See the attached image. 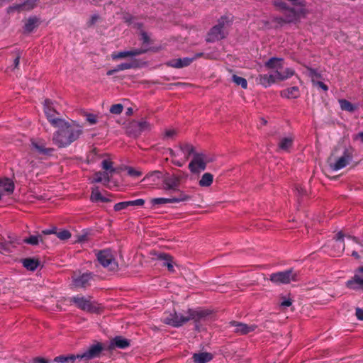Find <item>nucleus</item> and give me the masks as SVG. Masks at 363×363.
Instances as JSON below:
<instances>
[{
    "label": "nucleus",
    "instance_id": "f257e3e1",
    "mask_svg": "<svg viewBox=\"0 0 363 363\" xmlns=\"http://www.w3.org/2000/svg\"><path fill=\"white\" fill-rule=\"evenodd\" d=\"M55 127L58 129L53 133L52 142L59 148L68 147L83 133V127L73 121L63 119Z\"/></svg>",
    "mask_w": 363,
    "mask_h": 363
},
{
    "label": "nucleus",
    "instance_id": "f03ea898",
    "mask_svg": "<svg viewBox=\"0 0 363 363\" xmlns=\"http://www.w3.org/2000/svg\"><path fill=\"white\" fill-rule=\"evenodd\" d=\"M71 304H74L77 308L91 313H100L102 308L96 301L93 300L91 296H83L79 294L69 298Z\"/></svg>",
    "mask_w": 363,
    "mask_h": 363
},
{
    "label": "nucleus",
    "instance_id": "7ed1b4c3",
    "mask_svg": "<svg viewBox=\"0 0 363 363\" xmlns=\"http://www.w3.org/2000/svg\"><path fill=\"white\" fill-rule=\"evenodd\" d=\"M96 256L99 263L108 271L116 272L118 269V264L112 251L109 249L98 250Z\"/></svg>",
    "mask_w": 363,
    "mask_h": 363
},
{
    "label": "nucleus",
    "instance_id": "20e7f679",
    "mask_svg": "<svg viewBox=\"0 0 363 363\" xmlns=\"http://www.w3.org/2000/svg\"><path fill=\"white\" fill-rule=\"evenodd\" d=\"M96 276L90 272H74L72 276V286L75 289H86L91 285Z\"/></svg>",
    "mask_w": 363,
    "mask_h": 363
},
{
    "label": "nucleus",
    "instance_id": "39448f33",
    "mask_svg": "<svg viewBox=\"0 0 363 363\" xmlns=\"http://www.w3.org/2000/svg\"><path fill=\"white\" fill-rule=\"evenodd\" d=\"M298 273L293 269H289L285 271L272 273L270 275V281L276 284H287L291 281H298Z\"/></svg>",
    "mask_w": 363,
    "mask_h": 363
},
{
    "label": "nucleus",
    "instance_id": "423d86ee",
    "mask_svg": "<svg viewBox=\"0 0 363 363\" xmlns=\"http://www.w3.org/2000/svg\"><path fill=\"white\" fill-rule=\"evenodd\" d=\"M208 157L201 152L194 154L191 161L189 164V169L193 174H199L204 171L206 164L209 162Z\"/></svg>",
    "mask_w": 363,
    "mask_h": 363
},
{
    "label": "nucleus",
    "instance_id": "0eeeda50",
    "mask_svg": "<svg viewBox=\"0 0 363 363\" xmlns=\"http://www.w3.org/2000/svg\"><path fill=\"white\" fill-rule=\"evenodd\" d=\"M347 238L349 240H350L352 243L357 244L360 248L363 247L362 243H360L358 239L356 237L352 236L348 234H344L342 231L339 232L334 240V244L333 247L335 248V251L337 253H342L345 250V243L343 241L344 238Z\"/></svg>",
    "mask_w": 363,
    "mask_h": 363
},
{
    "label": "nucleus",
    "instance_id": "6e6552de",
    "mask_svg": "<svg viewBox=\"0 0 363 363\" xmlns=\"http://www.w3.org/2000/svg\"><path fill=\"white\" fill-rule=\"evenodd\" d=\"M187 321H189V318H186V316L176 312L166 313L162 317V322L164 324L175 328H179L183 325Z\"/></svg>",
    "mask_w": 363,
    "mask_h": 363
},
{
    "label": "nucleus",
    "instance_id": "1a4fd4ad",
    "mask_svg": "<svg viewBox=\"0 0 363 363\" xmlns=\"http://www.w3.org/2000/svg\"><path fill=\"white\" fill-rule=\"evenodd\" d=\"M178 147H179V150L184 155V160H178L173 159L172 160V164L177 167H182L186 162L189 159L190 156L192 155L194 157V154H196L197 152H195L194 147L190 144V143H180Z\"/></svg>",
    "mask_w": 363,
    "mask_h": 363
},
{
    "label": "nucleus",
    "instance_id": "9d476101",
    "mask_svg": "<svg viewBox=\"0 0 363 363\" xmlns=\"http://www.w3.org/2000/svg\"><path fill=\"white\" fill-rule=\"evenodd\" d=\"M346 286L352 290H363V266L355 271L354 277L346 282Z\"/></svg>",
    "mask_w": 363,
    "mask_h": 363
},
{
    "label": "nucleus",
    "instance_id": "9b49d317",
    "mask_svg": "<svg viewBox=\"0 0 363 363\" xmlns=\"http://www.w3.org/2000/svg\"><path fill=\"white\" fill-rule=\"evenodd\" d=\"M104 349L102 343L96 342L90 345L84 352L80 354V359L89 360L99 357Z\"/></svg>",
    "mask_w": 363,
    "mask_h": 363
},
{
    "label": "nucleus",
    "instance_id": "f8f14e48",
    "mask_svg": "<svg viewBox=\"0 0 363 363\" xmlns=\"http://www.w3.org/2000/svg\"><path fill=\"white\" fill-rule=\"evenodd\" d=\"M44 112L48 121L53 126H55L62 120V118L56 116L57 115H60V113L55 109L53 103L50 99L45 100Z\"/></svg>",
    "mask_w": 363,
    "mask_h": 363
},
{
    "label": "nucleus",
    "instance_id": "ddd939ff",
    "mask_svg": "<svg viewBox=\"0 0 363 363\" xmlns=\"http://www.w3.org/2000/svg\"><path fill=\"white\" fill-rule=\"evenodd\" d=\"M149 50L148 48H134L128 51L114 52L111 54L113 60H118L128 57H135L146 53Z\"/></svg>",
    "mask_w": 363,
    "mask_h": 363
},
{
    "label": "nucleus",
    "instance_id": "4468645a",
    "mask_svg": "<svg viewBox=\"0 0 363 363\" xmlns=\"http://www.w3.org/2000/svg\"><path fill=\"white\" fill-rule=\"evenodd\" d=\"M229 325L230 326L235 328L234 333L239 335H247L251 332H253L257 328V325H247L234 320L230 321Z\"/></svg>",
    "mask_w": 363,
    "mask_h": 363
},
{
    "label": "nucleus",
    "instance_id": "2eb2a0df",
    "mask_svg": "<svg viewBox=\"0 0 363 363\" xmlns=\"http://www.w3.org/2000/svg\"><path fill=\"white\" fill-rule=\"evenodd\" d=\"M130 345V341L122 336H116L111 340L108 349L113 350L116 348L126 349Z\"/></svg>",
    "mask_w": 363,
    "mask_h": 363
},
{
    "label": "nucleus",
    "instance_id": "dca6fc26",
    "mask_svg": "<svg viewBox=\"0 0 363 363\" xmlns=\"http://www.w3.org/2000/svg\"><path fill=\"white\" fill-rule=\"evenodd\" d=\"M188 316H186V318H189V320H193L196 323V327H198V323L204 320L210 313L206 310H192L189 309L188 311Z\"/></svg>",
    "mask_w": 363,
    "mask_h": 363
},
{
    "label": "nucleus",
    "instance_id": "f3484780",
    "mask_svg": "<svg viewBox=\"0 0 363 363\" xmlns=\"http://www.w3.org/2000/svg\"><path fill=\"white\" fill-rule=\"evenodd\" d=\"M182 177L180 176L172 175V177H167L164 179V189L165 190L177 191Z\"/></svg>",
    "mask_w": 363,
    "mask_h": 363
},
{
    "label": "nucleus",
    "instance_id": "a211bd4d",
    "mask_svg": "<svg viewBox=\"0 0 363 363\" xmlns=\"http://www.w3.org/2000/svg\"><path fill=\"white\" fill-rule=\"evenodd\" d=\"M193 61L194 58L190 57L177 58L169 60L166 65L168 67L179 69L189 66Z\"/></svg>",
    "mask_w": 363,
    "mask_h": 363
},
{
    "label": "nucleus",
    "instance_id": "6ab92c4d",
    "mask_svg": "<svg viewBox=\"0 0 363 363\" xmlns=\"http://www.w3.org/2000/svg\"><path fill=\"white\" fill-rule=\"evenodd\" d=\"M277 80L275 72L271 74H259L256 78V82L265 88L270 86L275 83Z\"/></svg>",
    "mask_w": 363,
    "mask_h": 363
},
{
    "label": "nucleus",
    "instance_id": "aec40b11",
    "mask_svg": "<svg viewBox=\"0 0 363 363\" xmlns=\"http://www.w3.org/2000/svg\"><path fill=\"white\" fill-rule=\"evenodd\" d=\"M225 37V33L223 29H222L220 26L217 24L214 26L208 33V41L213 42L216 40H219L223 39Z\"/></svg>",
    "mask_w": 363,
    "mask_h": 363
},
{
    "label": "nucleus",
    "instance_id": "412c9836",
    "mask_svg": "<svg viewBox=\"0 0 363 363\" xmlns=\"http://www.w3.org/2000/svg\"><path fill=\"white\" fill-rule=\"evenodd\" d=\"M32 148L35 150L39 154L43 155L50 156L52 155L55 151L54 148L52 147H46L45 143L42 141H31Z\"/></svg>",
    "mask_w": 363,
    "mask_h": 363
},
{
    "label": "nucleus",
    "instance_id": "4be33fe9",
    "mask_svg": "<svg viewBox=\"0 0 363 363\" xmlns=\"http://www.w3.org/2000/svg\"><path fill=\"white\" fill-rule=\"evenodd\" d=\"M14 188V183L11 179L6 177L0 179V192L2 195L4 194L7 195L12 194Z\"/></svg>",
    "mask_w": 363,
    "mask_h": 363
},
{
    "label": "nucleus",
    "instance_id": "5701e85b",
    "mask_svg": "<svg viewBox=\"0 0 363 363\" xmlns=\"http://www.w3.org/2000/svg\"><path fill=\"white\" fill-rule=\"evenodd\" d=\"M351 160L352 156L349 154L348 151L345 150L343 155L339 157L336 162L331 167L333 170H340L346 167Z\"/></svg>",
    "mask_w": 363,
    "mask_h": 363
},
{
    "label": "nucleus",
    "instance_id": "b1692460",
    "mask_svg": "<svg viewBox=\"0 0 363 363\" xmlns=\"http://www.w3.org/2000/svg\"><path fill=\"white\" fill-rule=\"evenodd\" d=\"M294 141V138L292 135L282 137L279 139L278 147L280 150L288 152L293 147Z\"/></svg>",
    "mask_w": 363,
    "mask_h": 363
},
{
    "label": "nucleus",
    "instance_id": "393cba45",
    "mask_svg": "<svg viewBox=\"0 0 363 363\" xmlns=\"http://www.w3.org/2000/svg\"><path fill=\"white\" fill-rule=\"evenodd\" d=\"M157 260L160 261L162 267H166L169 272L174 271L172 257L166 253H160L157 255Z\"/></svg>",
    "mask_w": 363,
    "mask_h": 363
},
{
    "label": "nucleus",
    "instance_id": "a878e982",
    "mask_svg": "<svg viewBox=\"0 0 363 363\" xmlns=\"http://www.w3.org/2000/svg\"><path fill=\"white\" fill-rule=\"evenodd\" d=\"M284 60L279 57H271L267 60L264 65L268 69H275L274 72L279 71L283 69Z\"/></svg>",
    "mask_w": 363,
    "mask_h": 363
},
{
    "label": "nucleus",
    "instance_id": "bb28decb",
    "mask_svg": "<svg viewBox=\"0 0 363 363\" xmlns=\"http://www.w3.org/2000/svg\"><path fill=\"white\" fill-rule=\"evenodd\" d=\"M212 359V354L206 352L195 353L192 356V359L195 363H207Z\"/></svg>",
    "mask_w": 363,
    "mask_h": 363
},
{
    "label": "nucleus",
    "instance_id": "cd10ccee",
    "mask_svg": "<svg viewBox=\"0 0 363 363\" xmlns=\"http://www.w3.org/2000/svg\"><path fill=\"white\" fill-rule=\"evenodd\" d=\"M101 167L104 172L108 173V174L111 177H113L115 174L118 172V169L113 167V162L108 159L104 160L101 162Z\"/></svg>",
    "mask_w": 363,
    "mask_h": 363
},
{
    "label": "nucleus",
    "instance_id": "c85d7f7f",
    "mask_svg": "<svg viewBox=\"0 0 363 363\" xmlns=\"http://www.w3.org/2000/svg\"><path fill=\"white\" fill-rule=\"evenodd\" d=\"M90 199L92 202H104L107 203L111 201V199L104 196L99 191V187L92 189Z\"/></svg>",
    "mask_w": 363,
    "mask_h": 363
},
{
    "label": "nucleus",
    "instance_id": "c756f323",
    "mask_svg": "<svg viewBox=\"0 0 363 363\" xmlns=\"http://www.w3.org/2000/svg\"><path fill=\"white\" fill-rule=\"evenodd\" d=\"M111 177L106 172H96L94 174V177L93 179V182L99 183L102 182L104 185H106L109 183L111 179Z\"/></svg>",
    "mask_w": 363,
    "mask_h": 363
},
{
    "label": "nucleus",
    "instance_id": "7c9ffc66",
    "mask_svg": "<svg viewBox=\"0 0 363 363\" xmlns=\"http://www.w3.org/2000/svg\"><path fill=\"white\" fill-rule=\"evenodd\" d=\"M277 79L284 81L292 77L295 74V71L291 68L281 69L279 71L275 72Z\"/></svg>",
    "mask_w": 363,
    "mask_h": 363
},
{
    "label": "nucleus",
    "instance_id": "2f4dec72",
    "mask_svg": "<svg viewBox=\"0 0 363 363\" xmlns=\"http://www.w3.org/2000/svg\"><path fill=\"white\" fill-rule=\"evenodd\" d=\"M80 354H77V355L74 354H69L67 356L65 355H60L54 359V362L57 363H73L77 359H80Z\"/></svg>",
    "mask_w": 363,
    "mask_h": 363
},
{
    "label": "nucleus",
    "instance_id": "473e14b6",
    "mask_svg": "<svg viewBox=\"0 0 363 363\" xmlns=\"http://www.w3.org/2000/svg\"><path fill=\"white\" fill-rule=\"evenodd\" d=\"M22 264L26 269L35 271L40 264V262L38 259L25 258L22 260Z\"/></svg>",
    "mask_w": 363,
    "mask_h": 363
},
{
    "label": "nucleus",
    "instance_id": "72a5a7b5",
    "mask_svg": "<svg viewBox=\"0 0 363 363\" xmlns=\"http://www.w3.org/2000/svg\"><path fill=\"white\" fill-rule=\"evenodd\" d=\"M281 94L288 99H296L299 96L300 91L298 87L292 86L284 90Z\"/></svg>",
    "mask_w": 363,
    "mask_h": 363
},
{
    "label": "nucleus",
    "instance_id": "f704fd0d",
    "mask_svg": "<svg viewBox=\"0 0 363 363\" xmlns=\"http://www.w3.org/2000/svg\"><path fill=\"white\" fill-rule=\"evenodd\" d=\"M39 20L36 17L29 18L25 23L24 30L27 33H30L38 27Z\"/></svg>",
    "mask_w": 363,
    "mask_h": 363
},
{
    "label": "nucleus",
    "instance_id": "c9c22d12",
    "mask_svg": "<svg viewBox=\"0 0 363 363\" xmlns=\"http://www.w3.org/2000/svg\"><path fill=\"white\" fill-rule=\"evenodd\" d=\"M213 181V176L212 174L206 172L204 173L201 179L199 180V184L202 187H208L211 185Z\"/></svg>",
    "mask_w": 363,
    "mask_h": 363
},
{
    "label": "nucleus",
    "instance_id": "e433bc0d",
    "mask_svg": "<svg viewBox=\"0 0 363 363\" xmlns=\"http://www.w3.org/2000/svg\"><path fill=\"white\" fill-rule=\"evenodd\" d=\"M43 242V238L42 235H30L28 238H26L23 239V242L35 246L38 245L40 242Z\"/></svg>",
    "mask_w": 363,
    "mask_h": 363
},
{
    "label": "nucleus",
    "instance_id": "4c0bfd02",
    "mask_svg": "<svg viewBox=\"0 0 363 363\" xmlns=\"http://www.w3.org/2000/svg\"><path fill=\"white\" fill-rule=\"evenodd\" d=\"M176 192H177V195L175 196H172L171 197V201H172V203H179V202H182V201H188L191 199V196L186 194L184 191H180V190H177V191H175Z\"/></svg>",
    "mask_w": 363,
    "mask_h": 363
},
{
    "label": "nucleus",
    "instance_id": "58836bf2",
    "mask_svg": "<svg viewBox=\"0 0 363 363\" xmlns=\"http://www.w3.org/2000/svg\"><path fill=\"white\" fill-rule=\"evenodd\" d=\"M137 67H138V62L136 60H133L130 62H124V63L118 65L116 67V70L118 72H120V71H123V70H125V69L136 68Z\"/></svg>",
    "mask_w": 363,
    "mask_h": 363
},
{
    "label": "nucleus",
    "instance_id": "ea45409f",
    "mask_svg": "<svg viewBox=\"0 0 363 363\" xmlns=\"http://www.w3.org/2000/svg\"><path fill=\"white\" fill-rule=\"evenodd\" d=\"M39 0H27L21 4H16L17 8H23V10L30 11L32 10L36 5Z\"/></svg>",
    "mask_w": 363,
    "mask_h": 363
},
{
    "label": "nucleus",
    "instance_id": "a19ab883",
    "mask_svg": "<svg viewBox=\"0 0 363 363\" xmlns=\"http://www.w3.org/2000/svg\"><path fill=\"white\" fill-rule=\"evenodd\" d=\"M233 82L238 86H240L242 89L247 88V80L241 77L237 76L236 74H233L232 77Z\"/></svg>",
    "mask_w": 363,
    "mask_h": 363
},
{
    "label": "nucleus",
    "instance_id": "79ce46f5",
    "mask_svg": "<svg viewBox=\"0 0 363 363\" xmlns=\"http://www.w3.org/2000/svg\"><path fill=\"white\" fill-rule=\"evenodd\" d=\"M340 107L342 110L352 112L354 111V105L346 99H341L339 101Z\"/></svg>",
    "mask_w": 363,
    "mask_h": 363
},
{
    "label": "nucleus",
    "instance_id": "37998d69",
    "mask_svg": "<svg viewBox=\"0 0 363 363\" xmlns=\"http://www.w3.org/2000/svg\"><path fill=\"white\" fill-rule=\"evenodd\" d=\"M152 206H160L166 203H172L170 198H154L150 201Z\"/></svg>",
    "mask_w": 363,
    "mask_h": 363
},
{
    "label": "nucleus",
    "instance_id": "c03bdc74",
    "mask_svg": "<svg viewBox=\"0 0 363 363\" xmlns=\"http://www.w3.org/2000/svg\"><path fill=\"white\" fill-rule=\"evenodd\" d=\"M231 22L232 20L230 19L228 16H223L218 19L217 25L220 26V27L225 30V28L228 26Z\"/></svg>",
    "mask_w": 363,
    "mask_h": 363
},
{
    "label": "nucleus",
    "instance_id": "a18cd8bd",
    "mask_svg": "<svg viewBox=\"0 0 363 363\" xmlns=\"http://www.w3.org/2000/svg\"><path fill=\"white\" fill-rule=\"evenodd\" d=\"M123 106L121 104H113L110 108V112L113 114L118 115L122 113Z\"/></svg>",
    "mask_w": 363,
    "mask_h": 363
},
{
    "label": "nucleus",
    "instance_id": "49530a36",
    "mask_svg": "<svg viewBox=\"0 0 363 363\" xmlns=\"http://www.w3.org/2000/svg\"><path fill=\"white\" fill-rule=\"evenodd\" d=\"M55 234L57 235V237L62 240H66L71 237V233L67 230H63L58 233L56 232Z\"/></svg>",
    "mask_w": 363,
    "mask_h": 363
},
{
    "label": "nucleus",
    "instance_id": "de8ad7c7",
    "mask_svg": "<svg viewBox=\"0 0 363 363\" xmlns=\"http://www.w3.org/2000/svg\"><path fill=\"white\" fill-rule=\"evenodd\" d=\"M138 128L140 131L149 130L151 128V125L146 121H142L138 123Z\"/></svg>",
    "mask_w": 363,
    "mask_h": 363
},
{
    "label": "nucleus",
    "instance_id": "09e8293b",
    "mask_svg": "<svg viewBox=\"0 0 363 363\" xmlns=\"http://www.w3.org/2000/svg\"><path fill=\"white\" fill-rule=\"evenodd\" d=\"M128 207V201H122L117 203L114 205L113 209L116 211H120L121 210L125 209Z\"/></svg>",
    "mask_w": 363,
    "mask_h": 363
},
{
    "label": "nucleus",
    "instance_id": "8fccbe9b",
    "mask_svg": "<svg viewBox=\"0 0 363 363\" xmlns=\"http://www.w3.org/2000/svg\"><path fill=\"white\" fill-rule=\"evenodd\" d=\"M274 6L279 8L283 13L289 7L286 3L277 0L274 1Z\"/></svg>",
    "mask_w": 363,
    "mask_h": 363
},
{
    "label": "nucleus",
    "instance_id": "3c124183",
    "mask_svg": "<svg viewBox=\"0 0 363 363\" xmlns=\"http://www.w3.org/2000/svg\"><path fill=\"white\" fill-rule=\"evenodd\" d=\"M128 206H143L145 204V200L138 199L133 201H128Z\"/></svg>",
    "mask_w": 363,
    "mask_h": 363
},
{
    "label": "nucleus",
    "instance_id": "603ef678",
    "mask_svg": "<svg viewBox=\"0 0 363 363\" xmlns=\"http://www.w3.org/2000/svg\"><path fill=\"white\" fill-rule=\"evenodd\" d=\"M86 119L91 125L96 124L97 123V117L96 115L92 113H86Z\"/></svg>",
    "mask_w": 363,
    "mask_h": 363
},
{
    "label": "nucleus",
    "instance_id": "864d4df0",
    "mask_svg": "<svg viewBox=\"0 0 363 363\" xmlns=\"http://www.w3.org/2000/svg\"><path fill=\"white\" fill-rule=\"evenodd\" d=\"M140 35H141L140 40H142L143 45H148L150 43V38L146 32L142 31L140 33Z\"/></svg>",
    "mask_w": 363,
    "mask_h": 363
},
{
    "label": "nucleus",
    "instance_id": "5fc2aeb1",
    "mask_svg": "<svg viewBox=\"0 0 363 363\" xmlns=\"http://www.w3.org/2000/svg\"><path fill=\"white\" fill-rule=\"evenodd\" d=\"M309 75L312 78V82L315 83L314 78L319 79L321 77L320 74H319L315 69H309Z\"/></svg>",
    "mask_w": 363,
    "mask_h": 363
},
{
    "label": "nucleus",
    "instance_id": "6e6d98bb",
    "mask_svg": "<svg viewBox=\"0 0 363 363\" xmlns=\"http://www.w3.org/2000/svg\"><path fill=\"white\" fill-rule=\"evenodd\" d=\"M128 173L129 175L130 176H133V177H140L141 175V172H139V171H137L133 168H129L128 169Z\"/></svg>",
    "mask_w": 363,
    "mask_h": 363
},
{
    "label": "nucleus",
    "instance_id": "4d7b16f0",
    "mask_svg": "<svg viewBox=\"0 0 363 363\" xmlns=\"http://www.w3.org/2000/svg\"><path fill=\"white\" fill-rule=\"evenodd\" d=\"M355 315L358 320H363V309L357 308L355 310Z\"/></svg>",
    "mask_w": 363,
    "mask_h": 363
},
{
    "label": "nucleus",
    "instance_id": "13d9d810",
    "mask_svg": "<svg viewBox=\"0 0 363 363\" xmlns=\"http://www.w3.org/2000/svg\"><path fill=\"white\" fill-rule=\"evenodd\" d=\"M176 135L175 130L171 129V130H167L164 133V136L167 138H170L174 137Z\"/></svg>",
    "mask_w": 363,
    "mask_h": 363
},
{
    "label": "nucleus",
    "instance_id": "bf43d9fd",
    "mask_svg": "<svg viewBox=\"0 0 363 363\" xmlns=\"http://www.w3.org/2000/svg\"><path fill=\"white\" fill-rule=\"evenodd\" d=\"M360 252L362 253V255H359L358 252L355 250H353L351 252V256L354 257L355 259H359L361 257H363V250H360Z\"/></svg>",
    "mask_w": 363,
    "mask_h": 363
},
{
    "label": "nucleus",
    "instance_id": "052dcab7",
    "mask_svg": "<svg viewBox=\"0 0 363 363\" xmlns=\"http://www.w3.org/2000/svg\"><path fill=\"white\" fill-rule=\"evenodd\" d=\"M56 233V228H53L52 229H46L42 231L43 235H50Z\"/></svg>",
    "mask_w": 363,
    "mask_h": 363
},
{
    "label": "nucleus",
    "instance_id": "680f3d73",
    "mask_svg": "<svg viewBox=\"0 0 363 363\" xmlns=\"http://www.w3.org/2000/svg\"><path fill=\"white\" fill-rule=\"evenodd\" d=\"M33 363H48V361L43 357H35L33 359Z\"/></svg>",
    "mask_w": 363,
    "mask_h": 363
},
{
    "label": "nucleus",
    "instance_id": "e2e57ef3",
    "mask_svg": "<svg viewBox=\"0 0 363 363\" xmlns=\"http://www.w3.org/2000/svg\"><path fill=\"white\" fill-rule=\"evenodd\" d=\"M314 84H315L317 86H318L320 88L323 89L324 91H328V86L324 84L323 82L320 81L315 82Z\"/></svg>",
    "mask_w": 363,
    "mask_h": 363
},
{
    "label": "nucleus",
    "instance_id": "0e129e2a",
    "mask_svg": "<svg viewBox=\"0 0 363 363\" xmlns=\"http://www.w3.org/2000/svg\"><path fill=\"white\" fill-rule=\"evenodd\" d=\"M285 19H286V17H285V16H284L283 17L276 18L275 21L280 25H283L284 23H287L286 21H285Z\"/></svg>",
    "mask_w": 363,
    "mask_h": 363
},
{
    "label": "nucleus",
    "instance_id": "69168bd1",
    "mask_svg": "<svg viewBox=\"0 0 363 363\" xmlns=\"http://www.w3.org/2000/svg\"><path fill=\"white\" fill-rule=\"evenodd\" d=\"M20 58H21V55H20V53L18 52L16 58L14 59L13 60V66H14V68H17L19 65V62H20Z\"/></svg>",
    "mask_w": 363,
    "mask_h": 363
},
{
    "label": "nucleus",
    "instance_id": "338daca9",
    "mask_svg": "<svg viewBox=\"0 0 363 363\" xmlns=\"http://www.w3.org/2000/svg\"><path fill=\"white\" fill-rule=\"evenodd\" d=\"M292 304V301H291V299L288 298V299H284L281 303V306H284V307H289L290 306H291Z\"/></svg>",
    "mask_w": 363,
    "mask_h": 363
},
{
    "label": "nucleus",
    "instance_id": "774afa93",
    "mask_svg": "<svg viewBox=\"0 0 363 363\" xmlns=\"http://www.w3.org/2000/svg\"><path fill=\"white\" fill-rule=\"evenodd\" d=\"M354 140H360V141L363 143V131L359 132L357 135L354 136Z\"/></svg>",
    "mask_w": 363,
    "mask_h": 363
}]
</instances>
